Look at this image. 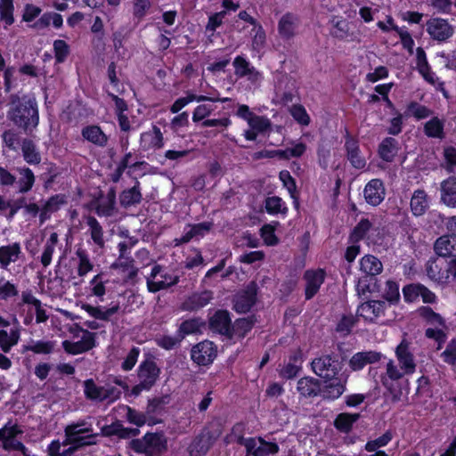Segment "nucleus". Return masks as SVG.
Listing matches in <instances>:
<instances>
[{"instance_id":"1","label":"nucleus","mask_w":456,"mask_h":456,"mask_svg":"<svg viewBox=\"0 0 456 456\" xmlns=\"http://www.w3.org/2000/svg\"><path fill=\"white\" fill-rule=\"evenodd\" d=\"M7 118L26 134H31L39 124L37 102L34 96L12 94L9 96Z\"/></svg>"},{"instance_id":"2","label":"nucleus","mask_w":456,"mask_h":456,"mask_svg":"<svg viewBox=\"0 0 456 456\" xmlns=\"http://www.w3.org/2000/svg\"><path fill=\"white\" fill-rule=\"evenodd\" d=\"M311 367L317 376L322 379L324 382H328L329 379L339 375L343 369V362L336 355L323 354L315 357L311 362Z\"/></svg>"},{"instance_id":"3","label":"nucleus","mask_w":456,"mask_h":456,"mask_svg":"<svg viewBox=\"0 0 456 456\" xmlns=\"http://www.w3.org/2000/svg\"><path fill=\"white\" fill-rule=\"evenodd\" d=\"M403 376L397 370V365L395 361L390 359L386 367V373L380 376V382L386 388V393L390 396L392 403H397L401 401L403 390L401 386L397 383Z\"/></svg>"},{"instance_id":"4","label":"nucleus","mask_w":456,"mask_h":456,"mask_svg":"<svg viewBox=\"0 0 456 456\" xmlns=\"http://www.w3.org/2000/svg\"><path fill=\"white\" fill-rule=\"evenodd\" d=\"M221 429H204L190 444L188 451L191 456H203L213 446L221 436Z\"/></svg>"},{"instance_id":"5","label":"nucleus","mask_w":456,"mask_h":456,"mask_svg":"<svg viewBox=\"0 0 456 456\" xmlns=\"http://www.w3.org/2000/svg\"><path fill=\"white\" fill-rule=\"evenodd\" d=\"M134 452L150 450L164 452L167 449V441L162 433H147L142 439H134L130 443Z\"/></svg>"},{"instance_id":"6","label":"nucleus","mask_w":456,"mask_h":456,"mask_svg":"<svg viewBox=\"0 0 456 456\" xmlns=\"http://www.w3.org/2000/svg\"><path fill=\"white\" fill-rule=\"evenodd\" d=\"M410 346L411 342L403 338L395 347V354L399 364L397 370L402 376L413 374L416 370L415 358Z\"/></svg>"},{"instance_id":"7","label":"nucleus","mask_w":456,"mask_h":456,"mask_svg":"<svg viewBox=\"0 0 456 456\" xmlns=\"http://www.w3.org/2000/svg\"><path fill=\"white\" fill-rule=\"evenodd\" d=\"M159 374L160 369L153 358L145 359L138 367L137 377L141 386L145 388H151L156 384Z\"/></svg>"},{"instance_id":"8","label":"nucleus","mask_w":456,"mask_h":456,"mask_svg":"<svg viewBox=\"0 0 456 456\" xmlns=\"http://www.w3.org/2000/svg\"><path fill=\"white\" fill-rule=\"evenodd\" d=\"M427 32L432 39L444 42L453 35L454 29L447 20L432 18L427 21Z\"/></svg>"},{"instance_id":"9","label":"nucleus","mask_w":456,"mask_h":456,"mask_svg":"<svg viewBox=\"0 0 456 456\" xmlns=\"http://www.w3.org/2000/svg\"><path fill=\"white\" fill-rule=\"evenodd\" d=\"M191 356L198 365H208L216 356V347L213 342L202 341L191 348Z\"/></svg>"},{"instance_id":"10","label":"nucleus","mask_w":456,"mask_h":456,"mask_svg":"<svg viewBox=\"0 0 456 456\" xmlns=\"http://www.w3.org/2000/svg\"><path fill=\"white\" fill-rule=\"evenodd\" d=\"M209 328L228 339L233 338L232 320L227 310H217L209 319Z\"/></svg>"},{"instance_id":"11","label":"nucleus","mask_w":456,"mask_h":456,"mask_svg":"<svg viewBox=\"0 0 456 456\" xmlns=\"http://www.w3.org/2000/svg\"><path fill=\"white\" fill-rule=\"evenodd\" d=\"M256 284L251 282L241 294L236 296L233 305L234 310L240 314L248 312L256 303Z\"/></svg>"},{"instance_id":"12","label":"nucleus","mask_w":456,"mask_h":456,"mask_svg":"<svg viewBox=\"0 0 456 456\" xmlns=\"http://www.w3.org/2000/svg\"><path fill=\"white\" fill-rule=\"evenodd\" d=\"M95 346L94 334L88 330L84 331V335L79 341L71 342L69 340H64L62 342V347L66 353L69 354H78L87 352Z\"/></svg>"},{"instance_id":"13","label":"nucleus","mask_w":456,"mask_h":456,"mask_svg":"<svg viewBox=\"0 0 456 456\" xmlns=\"http://www.w3.org/2000/svg\"><path fill=\"white\" fill-rule=\"evenodd\" d=\"M347 383V375L340 374L325 382L324 387H321V393L324 399L335 400L340 397L346 391Z\"/></svg>"},{"instance_id":"14","label":"nucleus","mask_w":456,"mask_h":456,"mask_svg":"<svg viewBox=\"0 0 456 456\" xmlns=\"http://www.w3.org/2000/svg\"><path fill=\"white\" fill-rule=\"evenodd\" d=\"M300 20L299 18L291 12L281 16L278 22V32L281 38L289 40L297 34Z\"/></svg>"},{"instance_id":"15","label":"nucleus","mask_w":456,"mask_h":456,"mask_svg":"<svg viewBox=\"0 0 456 456\" xmlns=\"http://www.w3.org/2000/svg\"><path fill=\"white\" fill-rule=\"evenodd\" d=\"M364 198L371 206L379 205L386 195L383 182L380 179H372L365 186L363 191Z\"/></svg>"},{"instance_id":"16","label":"nucleus","mask_w":456,"mask_h":456,"mask_svg":"<svg viewBox=\"0 0 456 456\" xmlns=\"http://www.w3.org/2000/svg\"><path fill=\"white\" fill-rule=\"evenodd\" d=\"M304 278L306 281L305 299L309 300L316 295L320 287L324 282L325 272L322 269L316 271L308 270L305 273Z\"/></svg>"},{"instance_id":"17","label":"nucleus","mask_w":456,"mask_h":456,"mask_svg":"<svg viewBox=\"0 0 456 456\" xmlns=\"http://www.w3.org/2000/svg\"><path fill=\"white\" fill-rule=\"evenodd\" d=\"M345 148L346 151L347 159L351 165L357 168L362 169L366 166V160L360 154L359 142L346 132Z\"/></svg>"},{"instance_id":"18","label":"nucleus","mask_w":456,"mask_h":456,"mask_svg":"<svg viewBox=\"0 0 456 456\" xmlns=\"http://www.w3.org/2000/svg\"><path fill=\"white\" fill-rule=\"evenodd\" d=\"M213 298L210 290L196 292L189 296L181 305V309L188 312H194L207 305Z\"/></svg>"},{"instance_id":"19","label":"nucleus","mask_w":456,"mask_h":456,"mask_svg":"<svg viewBox=\"0 0 456 456\" xmlns=\"http://www.w3.org/2000/svg\"><path fill=\"white\" fill-rule=\"evenodd\" d=\"M383 354L377 351H363L354 354L349 360V367L356 371L362 370L365 365L379 362Z\"/></svg>"},{"instance_id":"20","label":"nucleus","mask_w":456,"mask_h":456,"mask_svg":"<svg viewBox=\"0 0 456 456\" xmlns=\"http://www.w3.org/2000/svg\"><path fill=\"white\" fill-rule=\"evenodd\" d=\"M386 302L382 300H370L361 304L357 309V315L370 322L384 314Z\"/></svg>"},{"instance_id":"21","label":"nucleus","mask_w":456,"mask_h":456,"mask_svg":"<svg viewBox=\"0 0 456 456\" xmlns=\"http://www.w3.org/2000/svg\"><path fill=\"white\" fill-rule=\"evenodd\" d=\"M440 201L449 208H456V177L450 176L440 183Z\"/></svg>"},{"instance_id":"22","label":"nucleus","mask_w":456,"mask_h":456,"mask_svg":"<svg viewBox=\"0 0 456 456\" xmlns=\"http://www.w3.org/2000/svg\"><path fill=\"white\" fill-rule=\"evenodd\" d=\"M410 208L412 215L416 217L422 216L429 208V198L422 189L413 191L410 201Z\"/></svg>"},{"instance_id":"23","label":"nucleus","mask_w":456,"mask_h":456,"mask_svg":"<svg viewBox=\"0 0 456 456\" xmlns=\"http://www.w3.org/2000/svg\"><path fill=\"white\" fill-rule=\"evenodd\" d=\"M142 195L141 193L140 182L135 179L134 184L132 188L124 190L119 194V203L122 208H129L141 203Z\"/></svg>"},{"instance_id":"24","label":"nucleus","mask_w":456,"mask_h":456,"mask_svg":"<svg viewBox=\"0 0 456 456\" xmlns=\"http://www.w3.org/2000/svg\"><path fill=\"white\" fill-rule=\"evenodd\" d=\"M140 143L143 150L161 148L163 146V135L160 128L153 126L151 130L142 133Z\"/></svg>"},{"instance_id":"25","label":"nucleus","mask_w":456,"mask_h":456,"mask_svg":"<svg viewBox=\"0 0 456 456\" xmlns=\"http://www.w3.org/2000/svg\"><path fill=\"white\" fill-rule=\"evenodd\" d=\"M297 389L304 397H314L321 393V381L315 378L304 377L297 381Z\"/></svg>"},{"instance_id":"26","label":"nucleus","mask_w":456,"mask_h":456,"mask_svg":"<svg viewBox=\"0 0 456 456\" xmlns=\"http://www.w3.org/2000/svg\"><path fill=\"white\" fill-rule=\"evenodd\" d=\"M20 252V246L17 242L0 247L1 267L6 269L11 263L16 262Z\"/></svg>"},{"instance_id":"27","label":"nucleus","mask_w":456,"mask_h":456,"mask_svg":"<svg viewBox=\"0 0 456 456\" xmlns=\"http://www.w3.org/2000/svg\"><path fill=\"white\" fill-rule=\"evenodd\" d=\"M82 135L88 142L104 147L107 145L108 137L98 126H87L83 128Z\"/></svg>"},{"instance_id":"28","label":"nucleus","mask_w":456,"mask_h":456,"mask_svg":"<svg viewBox=\"0 0 456 456\" xmlns=\"http://www.w3.org/2000/svg\"><path fill=\"white\" fill-rule=\"evenodd\" d=\"M360 270L365 275L377 276L382 272L383 265L378 257L366 255L360 261Z\"/></svg>"},{"instance_id":"29","label":"nucleus","mask_w":456,"mask_h":456,"mask_svg":"<svg viewBox=\"0 0 456 456\" xmlns=\"http://www.w3.org/2000/svg\"><path fill=\"white\" fill-rule=\"evenodd\" d=\"M205 324V322L200 317L185 320L180 324L177 330L178 336L183 339L188 335L200 333Z\"/></svg>"},{"instance_id":"30","label":"nucleus","mask_w":456,"mask_h":456,"mask_svg":"<svg viewBox=\"0 0 456 456\" xmlns=\"http://www.w3.org/2000/svg\"><path fill=\"white\" fill-rule=\"evenodd\" d=\"M21 151L24 160L30 165H37L41 162V155L37 149L35 142L28 138L21 142Z\"/></svg>"},{"instance_id":"31","label":"nucleus","mask_w":456,"mask_h":456,"mask_svg":"<svg viewBox=\"0 0 456 456\" xmlns=\"http://www.w3.org/2000/svg\"><path fill=\"white\" fill-rule=\"evenodd\" d=\"M436 253L443 257L452 256L456 250L455 240L448 235L439 237L434 245Z\"/></svg>"},{"instance_id":"32","label":"nucleus","mask_w":456,"mask_h":456,"mask_svg":"<svg viewBox=\"0 0 456 456\" xmlns=\"http://www.w3.org/2000/svg\"><path fill=\"white\" fill-rule=\"evenodd\" d=\"M444 122L437 117L432 118L424 125V133L429 138H437L443 140L445 138L444 131Z\"/></svg>"},{"instance_id":"33","label":"nucleus","mask_w":456,"mask_h":456,"mask_svg":"<svg viewBox=\"0 0 456 456\" xmlns=\"http://www.w3.org/2000/svg\"><path fill=\"white\" fill-rule=\"evenodd\" d=\"M82 308L86 310L92 317L102 320V321H109L110 318L118 312L119 305L116 304L111 305L110 308L103 310L100 306H93L88 304H84Z\"/></svg>"},{"instance_id":"34","label":"nucleus","mask_w":456,"mask_h":456,"mask_svg":"<svg viewBox=\"0 0 456 456\" xmlns=\"http://www.w3.org/2000/svg\"><path fill=\"white\" fill-rule=\"evenodd\" d=\"M26 202L27 200L25 197H20L14 200H6L2 195H0V211L4 212L6 210H9L8 214L6 215V217L7 219L11 220L14 217V216L20 208H25Z\"/></svg>"},{"instance_id":"35","label":"nucleus","mask_w":456,"mask_h":456,"mask_svg":"<svg viewBox=\"0 0 456 456\" xmlns=\"http://www.w3.org/2000/svg\"><path fill=\"white\" fill-rule=\"evenodd\" d=\"M397 144L395 138H385L379 147V157L387 162H392L398 151Z\"/></svg>"},{"instance_id":"36","label":"nucleus","mask_w":456,"mask_h":456,"mask_svg":"<svg viewBox=\"0 0 456 456\" xmlns=\"http://www.w3.org/2000/svg\"><path fill=\"white\" fill-rule=\"evenodd\" d=\"M18 171L20 175L19 180L16 182L19 188L18 191L20 193H26L32 189L36 177L32 170L28 167H20L18 168Z\"/></svg>"},{"instance_id":"37","label":"nucleus","mask_w":456,"mask_h":456,"mask_svg":"<svg viewBox=\"0 0 456 456\" xmlns=\"http://www.w3.org/2000/svg\"><path fill=\"white\" fill-rule=\"evenodd\" d=\"M359 418V413H339L334 420V426L340 432L348 433Z\"/></svg>"},{"instance_id":"38","label":"nucleus","mask_w":456,"mask_h":456,"mask_svg":"<svg viewBox=\"0 0 456 456\" xmlns=\"http://www.w3.org/2000/svg\"><path fill=\"white\" fill-rule=\"evenodd\" d=\"M356 290L359 296L364 295L367 292H379V286L377 284L376 276L364 275L359 278L356 284Z\"/></svg>"},{"instance_id":"39","label":"nucleus","mask_w":456,"mask_h":456,"mask_svg":"<svg viewBox=\"0 0 456 456\" xmlns=\"http://www.w3.org/2000/svg\"><path fill=\"white\" fill-rule=\"evenodd\" d=\"M417 312L428 324L435 327H445L444 319L439 314L435 313L431 307L421 306Z\"/></svg>"},{"instance_id":"40","label":"nucleus","mask_w":456,"mask_h":456,"mask_svg":"<svg viewBox=\"0 0 456 456\" xmlns=\"http://www.w3.org/2000/svg\"><path fill=\"white\" fill-rule=\"evenodd\" d=\"M56 346L55 341H32L31 344L24 346L22 352L31 351L35 354H49L53 352Z\"/></svg>"},{"instance_id":"41","label":"nucleus","mask_w":456,"mask_h":456,"mask_svg":"<svg viewBox=\"0 0 456 456\" xmlns=\"http://www.w3.org/2000/svg\"><path fill=\"white\" fill-rule=\"evenodd\" d=\"M372 227V224L367 218H362L353 229L349 235V241L358 243L363 240Z\"/></svg>"},{"instance_id":"42","label":"nucleus","mask_w":456,"mask_h":456,"mask_svg":"<svg viewBox=\"0 0 456 456\" xmlns=\"http://www.w3.org/2000/svg\"><path fill=\"white\" fill-rule=\"evenodd\" d=\"M91 432H93L92 424L88 423L86 419H79L64 428V436H70L69 435H86Z\"/></svg>"},{"instance_id":"43","label":"nucleus","mask_w":456,"mask_h":456,"mask_svg":"<svg viewBox=\"0 0 456 456\" xmlns=\"http://www.w3.org/2000/svg\"><path fill=\"white\" fill-rule=\"evenodd\" d=\"M86 224L90 228L91 238L100 248H103L105 241L103 239V230L100 223L94 216H88Z\"/></svg>"},{"instance_id":"44","label":"nucleus","mask_w":456,"mask_h":456,"mask_svg":"<svg viewBox=\"0 0 456 456\" xmlns=\"http://www.w3.org/2000/svg\"><path fill=\"white\" fill-rule=\"evenodd\" d=\"M58 241L59 240L57 232L51 233L50 238L47 240L45 245L44 251L41 256V263L45 267H47L51 264L52 256Z\"/></svg>"},{"instance_id":"45","label":"nucleus","mask_w":456,"mask_h":456,"mask_svg":"<svg viewBox=\"0 0 456 456\" xmlns=\"http://www.w3.org/2000/svg\"><path fill=\"white\" fill-rule=\"evenodd\" d=\"M103 387H98L90 379L84 381V393L87 399L102 402Z\"/></svg>"},{"instance_id":"46","label":"nucleus","mask_w":456,"mask_h":456,"mask_svg":"<svg viewBox=\"0 0 456 456\" xmlns=\"http://www.w3.org/2000/svg\"><path fill=\"white\" fill-rule=\"evenodd\" d=\"M76 256L79 259L78 266H77V274L80 277L85 276L87 273L93 270V264L90 261L88 254L86 251L81 248H78L76 250Z\"/></svg>"},{"instance_id":"47","label":"nucleus","mask_w":456,"mask_h":456,"mask_svg":"<svg viewBox=\"0 0 456 456\" xmlns=\"http://www.w3.org/2000/svg\"><path fill=\"white\" fill-rule=\"evenodd\" d=\"M169 281H153L154 279H147V288L150 292L156 293L161 289H167L173 285H175L179 281L178 276H169Z\"/></svg>"},{"instance_id":"48","label":"nucleus","mask_w":456,"mask_h":456,"mask_svg":"<svg viewBox=\"0 0 456 456\" xmlns=\"http://www.w3.org/2000/svg\"><path fill=\"white\" fill-rule=\"evenodd\" d=\"M95 212L99 216H112L116 212V203L107 200L105 198H102L99 202L96 203Z\"/></svg>"},{"instance_id":"49","label":"nucleus","mask_w":456,"mask_h":456,"mask_svg":"<svg viewBox=\"0 0 456 456\" xmlns=\"http://www.w3.org/2000/svg\"><path fill=\"white\" fill-rule=\"evenodd\" d=\"M260 445L257 447L256 456H269L279 452V445L276 443L267 442L261 436L257 437Z\"/></svg>"},{"instance_id":"50","label":"nucleus","mask_w":456,"mask_h":456,"mask_svg":"<svg viewBox=\"0 0 456 456\" xmlns=\"http://www.w3.org/2000/svg\"><path fill=\"white\" fill-rule=\"evenodd\" d=\"M181 337L178 336L176 332L175 337L168 336V335H161L158 336L155 338L156 344L166 350H172L175 347L178 346L182 342Z\"/></svg>"},{"instance_id":"51","label":"nucleus","mask_w":456,"mask_h":456,"mask_svg":"<svg viewBox=\"0 0 456 456\" xmlns=\"http://www.w3.org/2000/svg\"><path fill=\"white\" fill-rule=\"evenodd\" d=\"M0 18L6 26L14 22L12 0H0Z\"/></svg>"},{"instance_id":"52","label":"nucleus","mask_w":456,"mask_h":456,"mask_svg":"<svg viewBox=\"0 0 456 456\" xmlns=\"http://www.w3.org/2000/svg\"><path fill=\"white\" fill-rule=\"evenodd\" d=\"M61 446H63L62 442L59 440H53L50 443V444L46 448V452L48 456H73L75 452L73 449L69 446L66 449L61 450Z\"/></svg>"},{"instance_id":"53","label":"nucleus","mask_w":456,"mask_h":456,"mask_svg":"<svg viewBox=\"0 0 456 456\" xmlns=\"http://www.w3.org/2000/svg\"><path fill=\"white\" fill-rule=\"evenodd\" d=\"M393 438L392 433L390 431H387L381 436L368 441L364 446V449L367 452H372L379 450V448L386 446Z\"/></svg>"},{"instance_id":"54","label":"nucleus","mask_w":456,"mask_h":456,"mask_svg":"<svg viewBox=\"0 0 456 456\" xmlns=\"http://www.w3.org/2000/svg\"><path fill=\"white\" fill-rule=\"evenodd\" d=\"M283 205L284 203L282 200L277 196L268 197L265 200V209L269 214H285L287 212V208Z\"/></svg>"},{"instance_id":"55","label":"nucleus","mask_w":456,"mask_h":456,"mask_svg":"<svg viewBox=\"0 0 456 456\" xmlns=\"http://www.w3.org/2000/svg\"><path fill=\"white\" fill-rule=\"evenodd\" d=\"M280 179L282 182L283 185L287 188L292 199L295 200L296 207L298 206L297 197L296 196V182L295 179L291 176L289 171L282 170L280 172Z\"/></svg>"},{"instance_id":"56","label":"nucleus","mask_w":456,"mask_h":456,"mask_svg":"<svg viewBox=\"0 0 456 456\" xmlns=\"http://www.w3.org/2000/svg\"><path fill=\"white\" fill-rule=\"evenodd\" d=\"M409 113L417 119H423L432 115V110L428 107L421 105L416 102L409 103L407 108Z\"/></svg>"},{"instance_id":"57","label":"nucleus","mask_w":456,"mask_h":456,"mask_svg":"<svg viewBox=\"0 0 456 456\" xmlns=\"http://www.w3.org/2000/svg\"><path fill=\"white\" fill-rule=\"evenodd\" d=\"M234 73L239 77H245L248 75L253 66L242 56H237L233 62Z\"/></svg>"},{"instance_id":"58","label":"nucleus","mask_w":456,"mask_h":456,"mask_svg":"<svg viewBox=\"0 0 456 456\" xmlns=\"http://www.w3.org/2000/svg\"><path fill=\"white\" fill-rule=\"evenodd\" d=\"M253 321L248 318H240L235 321L232 325L233 335L236 334L240 338H244L245 335L252 329Z\"/></svg>"},{"instance_id":"59","label":"nucleus","mask_w":456,"mask_h":456,"mask_svg":"<svg viewBox=\"0 0 456 456\" xmlns=\"http://www.w3.org/2000/svg\"><path fill=\"white\" fill-rule=\"evenodd\" d=\"M383 297L390 304H396L400 299L399 287L397 283L392 281H387Z\"/></svg>"},{"instance_id":"60","label":"nucleus","mask_w":456,"mask_h":456,"mask_svg":"<svg viewBox=\"0 0 456 456\" xmlns=\"http://www.w3.org/2000/svg\"><path fill=\"white\" fill-rule=\"evenodd\" d=\"M357 318L352 314L343 315L338 322L336 330L339 333H343L344 336L350 334L352 328L355 325Z\"/></svg>"},{"instance_id":"61","label":"nucleus","mask_w":456,"mask_h":456,"mask_svg":"<svg viewBox=\"0 0 456 456\" xmlns=\"http://www.w3.org/2000/svg\"><path fill=\"white\" fill-rule=\"evenodd\" d=\"M23 431L18 427V425H12L11 421H8L4 428L0 429V441H7L14 439L18 435H21Z\"/></svg>"},{"instance_id":"62","label":"nucleus","mask_w":456,"mask_h":456,"mask_svg":"<svg viewBox=\"0 0 456 456\" xmlns=\"http://www.w3.org/2000/svg\"><path fill=\"white\" fill-rule=\"evenodd\" d=\"M290 114L294 119L303 126H308L310 123V117L305 109L299 104L293 105L290 108Z\"/></svg>"},{"instance_id":"63","label":"nucleus","mask_w":456,"mask_h":456,"mask_svg":"<svg viewBox=\"0 0 456 456\" xmlns=\"http://www.w3.org/2000/svg\"><path fill=\"white\" fill-rule=\"evenodd\" d=\"M252 31L255 32L252 39V48L253 50L259 52L265 45V32L263 27L259 24L254 27Z\"/></svg>"},{"instance_id":"64","label":"nucleus","mask_w":456,"mask_h":456,"mask_svg":"<svg viewBox=\"0 0 456 456\" xmlns=\"http://www.w3.org/2000/svg\"><path fill=\"white\" fill-rule=\"evenodd\" d=\"M444 362L449 365L456 364V338L452 339L441 354Z\"/></svg>"}]
</instances>
